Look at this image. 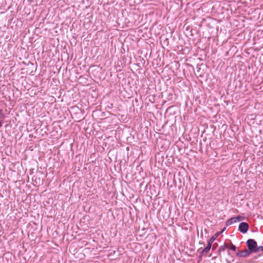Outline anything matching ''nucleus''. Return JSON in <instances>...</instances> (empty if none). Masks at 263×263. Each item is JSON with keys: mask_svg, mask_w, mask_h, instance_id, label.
Masks as SVG:
<instances>
[{"mask_svg": "<svg viewBox=\"0 0 263 263\" xmlns=\"http://www.w3.org/2000/svg\"><path fill=\"white\" fill-rule=\"evenodd\" d=\"M246 244L248 251L251 254L256 253V250H257L258 246L257 242L255 240L253 239H249L247 241Z\"/></svg>", "mask_w": 263, "mask_h": 263, "instance_id": "nucleus-1", "label": "nucleus"}, {"mask_svg": "<svg viewBox=\"0 0 263 263\" xmlns=\"http://www.w3.org/2000/svg\"><path fill=\"white\" fill-rule=\"evenodd\" d=\"M249 229V225L247 222H241L238 227V230L242 233H246Z\"/></svg>", "mask_w": 263, "mask_h": 263, "instance_id": "nucleus-2", "label": "nucleus"}, {"mask_svg": "<svg viewBox=\"0 0 263 263\" xmlns=\"http://www.w3.org/2000/svg\"><path fill=\"white\" fill-rule=\"evenodd\" d=\"M250 254H251V253L248 251V250H245L238 251L236 253V256L239 257H247Z\"/></svg>", "mask_w": 263, "mask_h": 263, "instance_id": "nucleus-3", "label": "nucleus"}, {"mask_svg": "<svg viewBox=\"0 0 263 263\" xmlns=\"http://www.w3.org/2000/svg\"><path fill=\"white\" fill-rule=\"evenodd\" d=\"M212 242L213 241L211 240L208 241V246L202 251V252L200 253V255H202L204 253H206L208 252L209 251L211 248Z\"/></svg>", "mask_w": 263, "mask_h": 263, "instance_id": "nucleus-4", "label": "nucleus"}, {"mask_svg": "<svg viewBox=\"0 0 263 263\" xmlns=\"http://www.w3.org/2000/svg\"><path fill=\"white\" fill-rule=\"evenodd\" d=\"M237 219L236 218H235V217H232L230 219H229V220H228L226 222V225L227 226H230L234 223H236V220Z\"/></svg>", "mask_w": 263, "mask_h": 263, "instance_id": "nucleus-5", "label": "nucleus"}, {"mask_svg": "<svg viewBox=\"0 0 263 263\" xmlns=\"http://www.w3.org/2000/svg\"><path fill=\"white\" fill-rule=\"evenodd\" d=\"M228 248L233 251H235L236 249V247L235 246H234L233 244H231L229 247H228Z\"/></svg>", "mask_w": 263, "mask_h": 263, "instance_id": "nucleus-6", "label": "nucleus"}, {"mask_svg": "<svg viewBox=\"0 0 263 263\" xmlns=\"http://www.w3.org/2000/svg\"><path fill=\"white\" fill-rule=\"evenodd\" d=\"M260 252H263V246H258L257 250H256V253Z\"/></svg>", "mask_w": 263, "mask_h": 263, "instance_id": "nucleus-7", "label": "nucleus"}, {"mask_svg": "<svg viewBox=\"0 0 263 263\" xmlns=\"http://www.w3.org/2000/svg\"><path fill=\"white\" fill-rule=\"evenodd\" d=\"M226 247V246H220L219 248V251H224L225 250Z\"/></svg>", "mask_w": 263, "mask_h": 263, "instance_id": "nucleus-8", "label": "nucleus"}, {"mask_svg": "<svg viewBox=\"0 0 263 263\" xmlns=\"http://www.w3.org/2000/svg\"><path fill=\"white\" fill-rule=\"evenodd\" d=\"M235 218H236V219H237L236 220V222H239V221H240L242 220V217H241V216H237V217H235Z\"/></svg>", "mask_w": 263, "mask_h": 263, "instance_id": "nucleus-9", "label": "nucleus"}]
</instances>
